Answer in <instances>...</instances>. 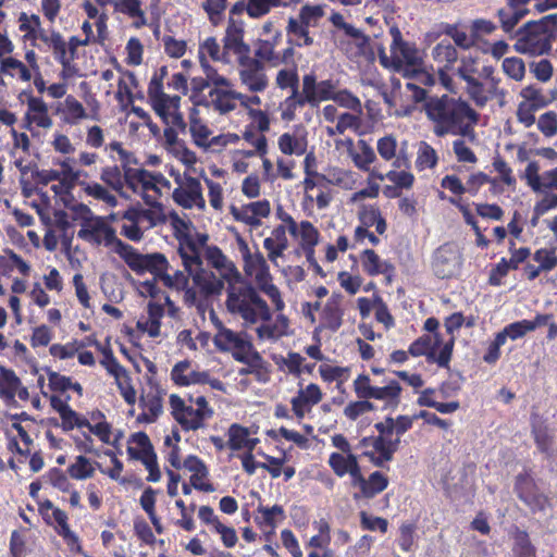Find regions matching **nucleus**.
<instances>
[{"label": "nucleus", "instance_id": "f257e3e1", "mask_svg": "<svg viewBox=\"0 0 557 557\" xmlns=\"http://www.w3.org/2000/svg\"><path fill=\"white\" fill-rule=\"evenodd\" d=\"M516 36L518 39L513 48L517 52L532 55L548 53L552 42L557 38V13L527 22L517 30Z\"/></svg>", "mask_w": 557, "mask_h": 557}, {"label": "nucleus", "instance_id": "f03ea898", "mask_svg": "<svg viewBox=\"0 0 557 557\" xmlns=\"http://www.w3.org/2000/svg\"><path fill=\"white\" fill-rule=\"evenodd\" d=\"M424 107L430 120L433 122H444L455 127L465 119H468L471 124H476L480 117L479 113L467 101L460 98L455 99L447 95L430 98Z\"/></svg>", "mask_w": 557, "mask_h": 557}, {"label": "nucleus", "instance_id": "7ed1b4c3", "mask_svg": "<svg viewBox=\"0 0 557 557\" xmlns=\"http://www.w3.org/2000/svg\"><path fill=\"white\" fill-rule=\"evenodd\" d=\"M462 264V256L455 244H444L433 256L432 268L438 278H450L457 275Z\"/></svg>", "mask_w": 557, "mask_h": 557}, {"label": "nucleus", "instance_id": "20e7f679", "mask_svg": "<svg viewBox=\"0 0 557 557\" xmlns=\"http://www.w3.org/2000/svg\"><path fill=\"white\" fill-rule=\"evenodd\" d=\"M515 490L518 497L533 511H543L548 505V498L539 491L533 479L528 473H520L516 479Z\"/></svg>", "mask_w": 557, "mask_h": 557}, {"label": "nucleus", "instance_id": "39448f33", "mask_svg": "<svg viewBox=\"0 0 557 557\" xmlns=\"http://www.w3.org/2000/svg\"><path fill=\"white\" fill-rule=\"evenodd\" d=\"M242 70L239 71L242 83L245 84L250 91H263L268 86V78L264 74V66L258 59L244 55L239 60Z\"/></svg>", "mask_w": 557, "mask_h": 557}, {"label": "nucleus", "instance_id": "423d86ee", "mask_svg": "<svg viewBox=\"0 0 557 557\" xmlns=\"http://www.w3.org/2000/svg\"><path fill=\"white\" fill-rule=\"evenodd\" d=\"M125 263L138 274L149 271L156 275L157 272L168 270L169 268V262L163 253L154 252L143 255L135 248H132L127 258H125Z\"/></svg>", "mask_w": 557, "mask_h": 557}, {"label": "nucleus", "instance_id": "0eeeda50", "mask_svg": "<svg viewBox=\"0 0 557 557\" xmlns=\"http://www.w3.org/2000/svg\"><path fill=\"white\" fill-rule=\"evenodd\" d=\"M335 88L336 85L333 81L325 79L317 82L314 74H307L302 78L304 94L310 97V99L314 98L313 101H310L312 107L318 106L321 101L333 100L336 94Z\"/></svg>", "mask_w": 557, "mask_h": 557}, {"label": "nucleus", "instance_id": "6e6552de", "mask_svg": "<svg viewBox=\"0 0 557 557\" xmlns=\"http://www.w3.org/2000/svg\"><path fill=\"white\" fill-rule=\"evenodd\" d=\"M180 240V247L177 249V252L183 261V265L185 271L193 277V274H195V270L193 267H196L197 270L203 269L202 268V258L201 252L198 249L194 237L190 234H183L178 237Z\"/></svg>", "mask_w": 557, "mask_h": 557}, {"label": "nucleus", "instance_id": "1a4fd4ad", "mask_svg": "<svg viewBox=\"0 0 557 557\" xmlns=\"http://www.w3.org/2000/svg\"><path fill=\"white\" fill-rule=\"evenodd\" d=\"M243 28L235 25V22L231 18V23L226 29V34L223 40V55H227V51H233L238 55V61L244 59V55H249L250 48L243 41Z\"/></svg>", "mask_w": 557, "mask_h": 557}, {"label": "nucleus", "instance_id": "9d476101", "mask_svg": "<svg viewBox=\"0 0 557 557\" xmlns=\"http://www.w3.org/2000/svg\"><path fill=\"white\" fill-rule=\"evenodd\" d=\"M193 281L206 297L219 296L224 289V282L218 278L213 272H207L205 269L196 270L193 274Z\"/></svg>", "mask_w": 557, "mask_h": 557}, {"label": "nucleus", "instance_id": "9b49d317", "mask_svg": "<svg viewBox=\"0 0 557 557\" xmlns=\"http://www.w3.org/2000/svg\"><path fill=\"white\" fill-rule=\"evenodd\" d=\"M443 343L440 334H435V341L431 335H422L409 346L408 352L413 357L426 356L429 362L435 360V349Z\"/></svg>", "mask_w": 557, "mask_h": 557}, {"label": "nucleus", "instance_id": "f8f14e48", "mask_svg": "<svg viewBox=\"0 0 557 557\" xmlns=\"http://www.w3.org/2000/svg\"><path fill=\"white\" fill-rule=\"evenodd\" d=\"M188 471L193 472L190 476L191 486L196 490L203 492H213L214 487L212 484H198L199 479L208 475V469L205 462L195 455H189L185 458L183 466Z\"/></svg>", "mask_w": 557, "mask_h": 557}, {"label": "nucleus", "instance_id": "ddd939ff", "mask_svg": "<svg viewBox=\"0 0 557 557\" xmlns=\"http://www.w3.org/2000/svg\"><path fill=\"white\" fill-rule=\"evenodd\" d=\"M21 380L13 370L0 367V397L5 399L10 405L16 406V391L21 386Z\"/></svg>", "mask_w": 557, "mask_h": 557}, {"label": "nucleus", "instance_id": "4468645a", "mask_svg": "<svg viewBox=\"0 0 557 557\" xmlns=\"http://www.w3.org/2000/svg\"><path fill=\"white\" fill-rule=\"evenodd\" d=\"M512 554L515 557H536V548L532 544L529 533L519 528H515L511 532Z\"/></svg>", "mask_w": 557, "mask_h": 557}, {"label": "nucleus", "instance_id": "2eb2a0df", "mask_svg": "<svg viewBox=\"0 0 557 557\" xmlns=\"http://www.w3.org/2000/svg\"><path fill=\"white\" fill-rule=\"evenodd\" d=\"M238 292L243 301H248L259 309L260 319L262 321L268 322L271 320L272 314L267 301L258 294L257 289L251 284L239 287Z\"/></svg>", "mask_w": 557, "mask_h": 557}, {"label": "nucleus", "instance_id": "dca6fc26", "mask_svg": "<svg viewBox=\"0 0 557 557\" xmlns=\"http://www.w3.org/2000/svg\"><path fill=\"white\" fill-rule=\"evenodd\" d=\"M96 346L103 355V359L100 363L107 369V371L114 376L115 380L125 379L129 381L131 377L127 371L117 362L110 346L102 347L99 343H96Z\"/></svg>", "mask_w": 557, "mask_h": 557}, {"label": "nucleus", "instance_id": "f3484780", "mask_svg": "<svg viewBox=\"0 0 557 557\" xmlns=\"http://www.w3.org/2000/svg\"><path fill=\"white\" fill-rule=\"evenodd\" d=\"M213 342L215 347L220 351L224 352L230 351L232 347H240L244 344L242 342V336L232 330L226 329L222 322H219V331L214 336Z\"/></svg>", "mask_w": 557, "mask_h": 557}, {"label": "nucleus", "instance_id": "a211bd4d", "mask_svg": "<svg viewBox=\"0 0 557 557\" xmlns=\"http://www.w3.org/2000/svg\"><path fill=\"white\" fill-rule=\"evenodd\" d=\"M100 234H103L104 245H114V251L125 261L133 247L117 238L114 228L104 223L103 220L100 221Z\"/></svg>", "mask_w": 557, "mask_h": 557}, {"label": "nucleus", "instance_id": "6ab92c4d", "mask_svg": "<svg viewBox=\"0 0 557 557\" xmlns=\"http://www.w3.org/2000/svg\"><path fill=\"white\" fill-rule=\"evenodd\" d=\"M401 393V386L397 381H391L386 386L376 387L374 389H370V396L374 399H387L388 403L386 405L393 408L397 407L399 403V395Z\"/></svg>", "mask_w": 557, "mask_h": 557}, {"label": "nucleus", "instance_id": "aec40b11", "mask_svg": "<svg viewBox=\"0 0 557 557\" xmlns=\"http://www.w3.org/2000/svg\"><path fill=\"white\" fill-rule=\"evenodd\" d=\"M173 417L185 431H196L203 426L200 412L190 406H185L181 412H173Z\"/></svg>", "mask_w": 557, "mask_h": 557}, {"label": "nucleus", "instance_id": "412c9836", "mask_svg": "<svg viewBox=\"0 0 557 557\" xmlns=\"http://www.w3.org/2000/svg\"><path fill=\"white\" fill-rule=\"evenodd\" d=\"M529 13L527 9H499L497 16L499 17L502 28L509 34L515 29L517 24Z\"/></svg>", "mask_w": 557, "mask_h": 557}, {"label": "nucleus", "instance_id": "4be33fe9", "mask_svg": "<svg viewBox=\"0 0 557 557\" xmlns=\"http://www.w3.org/2000/svg\"><path fill=\"white\" fill-rule=\"evenodd\" d=\"M461 79L467 83V92L474 101L475 106L483 108L490 99L486 95H484L483 84L473 76H466L463 73L461 74Z\"/></svg>", "mask_w": 557, "mask_h": 557}, {"label": "nucleus", "instance_id": "5701e85b", "mask_svg": "<svg viewBox=\"0 0 557 557\" xmlns=\"http://www.w3.org/2000/svg\"><path fill=\"white\" fill-rule=\"evenodd\" d=\"M258 512L261 513V517H256L257 523L272 529L275 528L276 525V518H278L280 520L285 519L284 509L280 505H274L271 508L259 506Z\"/></svg>", "mask_w": 557, "mask_h": 557}, {"label": "nucleus", "instance_id": "b1692460", "mask_svg": "<svg viewBox=\"0 0 557 557\" xmlns=\"http://www.w3.org/2000/svg\"><path fill=\"white\" fill-rule=\"evenodd\" d=\"M314 98L307 97L306 94H299L298 89L293 90L292 95L285 100L287 106L286 110L282 113V119L284 121H293L295 119V110L298 107H304L306 103L310 104V101H313Z\"/></svg>", "mask_w": 557, "mask_h": 557}, {"label": "nucleus", "instance_id": "393cba45", "mask_svg": "<svg viewBox=\"0 0 557 557\" xmlns=\"http://www.w3.org/2000/svg\"><path fill=\"white\" fill-rule=\"evenodd\" d=\"M67 472L71 478L75 480H85L94 475V468L90 460L85 456H77L76 462L67 468Z\"/></svg>", "mask_w": 557, "mask_h": 557}, {"label": "nucleus", "instance_id": "a878e982", "mask_svg": "<svg viewBox=\"0 0 557 557\" xmlns=\"http://www.w3.org/2000/svg\"><path fill=\"white\" fill-rule=\"evenodd\" d=\"M322 319L325 327L332 332H336L343 324V310L341 307H336L333 304H325Z\"/></svg>", "mask_w": 557, "mask_h": 557}, {"label": "nucleus", "instance_id": "bb28decb", "mask_svg": "<svg viewBox=\"0 0 557 557\" xmlns=\"http://www.w3.org/2000/svg\"><path fill=\"white\" fill-rule=\"evenodd\" d=\"M532 434L539 450L545 454L547 458H550L553 437L549 434L547 426L542 424L533 426Z\"/></svg>", "mask_w": 557, "mask_h": 557}, {"label": "nucleus", "instance_id": "cd10ccee", "mask_svg": "<svg viewBox=\"0 0 557 557\" xmlns=\"http://www.w3.org/2000/svg\"><path fill=\"white\" fill-rule=\"evenodd\" d=\"M101 180L109 185L113 190L119 193L120 196H124L123 191V177L119 166H107L102 169Z\"/></svg>", "mask_w": 557, "mask_h": 557}, {"label": "nucleus", "instance_id": "c85d7f7f", "mask_svg": "<svg viewBox=\"0 0 557 557\" xmlns=\"http://www.w3.org/2000/svg\"><path fill=\"white\" fill-rule=\"evenodd\" d=\"M388 485V479L380 471H374L367 480V488L364 491V498H373L379 493L383 492Z\"/></svg>", "mask_w": 557, "mask_h": 557}, {"label": "nucleus", "instance_id": "c756f323", "mask_svg": "<svg viewBox=\"0 0 557 557\" xmlns=\"http://www.w3.org/2000/svg\"><path fill=\"white\" fill-rule=\"evenodd\" d=\"M248 15L253 18L268 14L273 7L285 3V0H247Z\"/></svg>", "mask_w": 557, "mask_h": 557}, {"label": "nucleus", "instance_id": "7c9ffc66", "mask_svg": "<svg viewBox=\"0 0 557 557\" xmlns=\"http://www.w3.org/2000/svg\"><path fill=\"white\" fill-rule=\"evenodd\" d=\"M249 430L240 424L233 423L228 429V446L232 450H239L244 448Z\"/></svg>", "mask_w": 557, "mask_h": 557}, {"label": "nucleus", "instance_id": "2f4dec72", "mask_svg": "<svg viewBox=\"0 0 557 557\" xmlns=\"http://www.w3.org/2000/svg\"><path fill=\"white\" fill-rule=\"evenodd\" d=\"M358 146L360 153L354 154L352 160L358 169L368 171L369 165L375 160L374 150L364 140H359Z\"/></svg>", "mask_w": 557, "mask_h": 557}, {"label": "nucleus", "instance_id": "473e14b6", "mask_svg": "<svg viewBox=\"0 0 557 557\" xmlns=\"http://www.w3.org/2000/svg\"><path fill=\"white\" fill-rule=\"evenodd\" d=\"M323 16V9L320 5H304L300 9L298 21L307 27H315Z\"/></svg>", "mask_w": 557, "mask_h": 557}, {"label": "nucleus", "instance_id": "72a5a7b5", "mask_svg": "<svg viewBox=\"0 0 557 557\" xmlns=\"http://www.w3.org/2000/svg\"><path fill=\"white\" fill-rule=\"evenodd\" d=\"M300 235H301V248L304 251L307 249H314V246L319 243V232L309 221H302L300 223Z\"/></svg>", "mask_w": 557, "mask_h": 557}, {"label": "nucleus", "instance_id": "f704fd0d", "mask_svg": "<svg viewBox=\"0 0 557 557\" xmlns=\"http://www.w3.org/2000/svg\"><path fill=\"white\" fill-rule=\"evenodd\" d=\"M433 57L437 61L451 64L458 60V52L449 41L443 40L433 48Z\"/></svg>", "mask_w": 557, "mask_h": 557}, {"label": "nucleus", "instance_id": "c9c22d12", "mask_svg": "<svg viewBox=\"0 0 557 557\" xmlns=\"http://www.w3.org/2000/svg\"><path fill=\"white\" fill-rule=\"evenodd\" d=\"M199 59H200L201 67L207 76L206 79L209 81V84H213L216 87L231 86V82L226 77L221 76L218 73V71L209 64L207 58L205 57V54L201 51L199 53Z\"/></svg>", "mask_w": 557, "mask_h": 557}, {"label": "nucleus", "instance_id": "e433bc0d", "mask_svg": "<svg viewBox=\"0 0 557 557\" xmlns=\"http://www.w3.org/2000/svg\"><path fill=\"white\" fill-rule=\"evenodd\" d=\"M520 95L529 102L528 104H531L539 110L550 103V100L542 94L541 89L533 85L524 87Z\"/></svg>", "mask_w": 557, "mask_h": 557}, {"label": "nucleus", "instance_id": "4c0bfd02", "mask_svg": "<svg viewBox=\"0 0 557 557\" xmlns=\"http://www.w3.org/2000/svg\"><path fill=\"white\" fill-rule=\"evenodd\" d=\"M416 163L420 169L434 168L437 163L436 151L425 141H421Z\"/></svg>", "mask_w": 557, "mask_h": 557}, {"label": "nucleus", "instance_id": "58836bf2", "mask_svg": "<svg viewBox=\"0 0 557 557\" xmlns=\"http://www.w3.org/2000/svg\"><path fill=\"white\" fill-rule=\"evenodd\" d=\"M71 162H74V160L70 158L53 161L54 164H58L62 168V172H60L61 175H63V178H61V184L67 188L73 187L81 175L79 171L73 170Z\"/></svg>", "mask_w": 557, "mask_h": 557}, {"label": "nucleus", "instance_id": "ea45409f", "mask_svg": "<svg viewBox=\"0 0 557 557\" xmlns=\"http://www.w3.org/2000/svg\"><path fill=\"white\" fill-rule=\"evenodd\" d=\"M96 223L89 224V222H84L83 227L78 231L77 236L84 240L92 242L97 245H100L102 238L100 236V221L101 218H95Z\"/></svg>", "mask_w": 557, "mask_h": 557}, {"label": "nucleus", "instance_id": "a19ab883", "mask_svg": "<svg viewBox=\"0 0 557 557\" xmlns=\"http://www.w3.org/2000/svg\"><path fill=\"white\" fill-rule=\"evenodd\" d=\"M503 70L515 81H521L525 73L524 62L520 58H506L503 61Z\"/></svg>", "mask_w": 557, "mask_h": 557}, {"label": "nucleus", "instance_id": "79ce46f5", "mask_svg": "<svg viewBox=\"0 0 557 557\" xmlns=\"http://www.w3.org/2000/svg\"><path fill=\"white\" fill-rule=\"evenodd\" d=\"M232 356L236 361L245 363L255 370L263 369L264 360L253 346L252 350H249L248 355L240 351H233Z\"/></svg>", "mask_w": 557, "mask_h": 557}, {"label": "nucleus", "instance_id": "37998d69", "mask_svg": "<svg viewBox=\"0 0 557 557\" xmlns=\"http://www.w3.org/2000/svg\"><path fill=\"white\" fill-rule=\"evenodd\" d=\"M333 100L341 107L350 109L359 113L362 111L360 100L347 89L336 91L335 97H333Z\"/></svg>", "mask_w": 557, "mask_h": 557}, {"label": "nucleus", "instance_id": "c03bdc74", "mask_svg": "<svg viewBox=\"0 0 557 557\" xmlns=\"http://www.w3.org/2000/svg\"><path fill=\"white\" fill-rule=\"evenodd\" d=\"M537 127L546 137L554 136L557 133V114L553 111L542 114Z\"/></svg>", "mask_w": 557, "mask_h": 557}, {"label": "nucleus", "instance_id": "a18cd8bd", "mask_svg": "<svg viewBox=\"0 0 557 557\" xmlns=\"http://www.w3.org/2000/svg\"><path fill=\"white\" fill-rule=\"evenodd\" d=\"M361 261L363 270L370 275H377L381 259L373 249H366L362 251Z\"/></svg>", "mask_w": 557, "mask_h": 557}, {"label": "nucleus", "instance_id": "49530a36", "mask_svg": "<svg viewBox=\"0 0 557 557\" xmlns=\"http://www.w3.org/2000/svg\"><path fill=\"white\" fill-rule=\"evenodd\" d=\"M374 410V405L368 399L350 403L344 413L350 420H356L360 414Z\"/></svg>", "mask_w": 557, "mask_h": 557}, {"label": "nucleus", "instance_id": "de8ad7c7", "mask_svg": "<svg viewBox=\"0 0 557 557\" xmlns=\"http://www.w3.org/2000/svg\"><path fill=\"white\" fill-rule=\"evenodd\" d=\"M191 85V91L193 95L190 97V100L194 102L195 106H209V102L207 101L206 97H201V99H198V96L210 86L209 81L202 77H194L190 82Z\"/></svg>", "mask_w": 557, "mask_h": 557}, {"label": "nucleus", "instance_id": "09e8293b", "mask_svg": "<svg viewBox=\"0 0 557 557\" xmlns=\"http://www.w3.org/2000/svg\"><path fill=\"white\" fill-rule=\"evenodd\" d=\"M530 71L539 81L545 83L552 78L553 65L548 60L543 59L539 62H531Z\"/></svg>", "mask_w": 557, "mask_h": 557}, {"label": "nucleus", "instance_id": "8fccbe9b", "mask_svg": "<svg viewBox=\"0 0 557 557\" xmlns=\"http://www.w3.org/2000/svg\"><path fill=\"white\" fill-rule=\"evenodd\" d=\"M361 525L366 530L375 531L380 530L382 533L387 531V520L381 517H373L366 511L360 512Z\"/></svg>", "mask_w": 557, "mask_h": 557}, {"label": "nucleus", "instance_id": "3c124183", "mask_svg": "<svg viewBox=\"0 0 557 557\" xmlns=\"http://www.w3.org/2000/svg\"><path fill=\"white\" fill-rule=\"evenodd\" d=\"M189 131L195 144L199 147H205V141L211 134L210 129L205 124H201L198 120L191 117Z\"/></svg>", "mask_w": 557, "mask_h": 557}, {"label": "nucleus", "instance_id": "603ef678", "mask_svg": "<svg viewBox=\"0 0 557 557\" xmlns=\"http://www.w3.org/2000/svg\"><path fill=\"white\" fill-rule=\"evenodd\" d=\"M206 258L218 271H222L228 262L226 256L218 246H208L206 248Z\"/></svg>", "mask_w": 557, "mask_h": 557}, {"label": "nucleus", "instance_id": "864d4df0", "mask_svg": "<svg viewBox=\"0 0 557 557\" xmlns=\"http://www.w3.org/2000/svg\"><path fill=\"white\" fill-rule=\"evenodd\" d=\"M162 41L166 54L172 58H181L186 51V42L184 40H176L172 36H164Z\"/></svg>", "mask_w": 557, "mask_h": 557}, {"label": "nucleus", "instance_id": "5fc2aeb1", "mask_svg": "<svg viewBox=\"0 0 557 557\" xmlns=\"http://www.w3.org/2000/svg\"><path fill=\"white\" fill-rule=\"evenodd\" d=\"M510 270V264L506 258H502V260L491 270L488 276V283L492 286H500L502 280L505 277Z\"/></svg>", "mask_w": 557, "mask_h": 557}, {"label": "nucleus", "instance_id": "6e6d98bb", "mask_svg": "<svg viewBox=\"0 0 557 557\" xmlns=\"http://www.w3.org/2000/svg\"><path fill=\"white\" fill-rule=\"evenodd\" d=\"M126 50L128 53L127 63L131 65H139L143 61V45L139 39L133 37L128 40L126 45Z\"/></svg>", "mask_w": 557, "mask_h": 557}, {"label": "nucleus", "instance_id": "4d7b16f0", "mask_svg": "<svg viewBox=\"0 0 557 557\" xmlns=\"http://www.w3.org/2000/svg\"><path fill=\"white\" fill-rule=\"evenodd\" d=\"M476 213L485 219L502 220L504 215L503 209L496 203H475Z\"/></svg>", "mask_w": 557, "mask_h": 557}, {"label": "nucleus", "instance_id": "13d9d810", "mask_svg": "<svg viewBox=\"0 0 557 557\" xmlns=\"http://www.w3.org/2000/svg\"><path fill=\"white\" fill-rule=\"evenodd\" d=\"M27 553L26 541L24 536L16 530L11 533L10 555L11 557H25Z\"/></svg>", "mask_w": 557, "mask_h": 557}, {"label": "nucleus", "instance_id": "bf43d9fd", "mask_svg": "<svg viewBox=\"0 0 557 557\" xmlns=\"http://www.w3.org/2000/svg\"><path fill=\"white\" fill-rule=\"evenodd\" d=\"M356 123H357V117L355 115L346 112V113H343L339 115L338 122L334 128L333 127L326 128V133L331 137L334 136L335 134H344L347 128L355 126Z\"/></svg>", "mask_w": 557, "mask_h": 557}, {"label": "nucleus", "instance_id": "052dcab7", "mask_svg": "<svg viewBox=\"0 0 557 557\" xmlns=\"http://www.w3.org/2000/svg\"><path fill=\"white\" fill-rule=\"evenodd\" d=\"M539 170L540 166L535 161L530 162L525 169V178L528 180V184L535 191H539L542 188H544L543 176L541 177L539 175Z\"/></svg>", "mask_w": 557, "mask_h": 557}, {"label": "nucleus", "instance_id": "680f3d73", "mask_svg": "<svg viewBox=\"0 0 557 557\" xmlns=\"http://www.w3.org/2000/svg\"><path fill=\"white\" fill-rule=\"evenodd\" d=\"M47 375L49 380V387L52 391L65 392L66 389H70L71 377L61 375L49 369H47Z\"/></svg>", "mask_w": 557, "mask_h": 557}, {"label": "nucleus", "instance_id": "e2e57ef3", "mask_svg": "<svg viewBox=\"0 0 557 557\" xmlns=\"http://www.w3.org/2000/svg\"><path fill=\"white\" fill-rule=\"evenodd\" d=\"M374 306L376 307L375 319L379 322L383 323L386 326V329L393 326L394 319H393L392 314L389 313L386 304L382 300L381 297H379V296L374 297Z\"/></svg>", "mask_w": 557, "mask_h": 557}, {"label": "nucleus", "instance_id": "0e129e2a", "mask_svg": "<svg viewBox=\"0 0 557 557\" xmlns=\"http://www.w3.org/2000/svg\"><path fill=\"white\" fill-rule=\"evenodd\" d=\"M454 152L457 157V160L459 162H468V163H475L476 157L474 152L466 146L465 141L461 139H457L454 141L453 145Z\"/></svg>", "mask_w": 557, "mask_h": 557}, {"label": "nucleus", "instance_id": "69168bd1", "mask_svg": "<svg viewBox=\"0 0 557 557\" xmlns=\"http://www.w3.org/2000/svg\"><path fill=\"white\" fill-rule=\"evenodd\" d=\"M386 177L391 182H393L395 185H397V187L407 188V189L411 188L413 181H414V176L411 173L406 172V171H400V172L389 171L386 174Z\"/></svg>", "mask_w": 557, "mask_h": 557}, {"label": "nucleus", "instance_id": "338daca9", "mask_svg": "<svg viewBox=\"0 0 557 557\" xmlns=\"http://www.w3.org/2000/svg\"><path fill=\"white\" fill-rule=\"evenodd\" d=\"M49 482L58 490L67 492L70 490V482L63 471L59 468H52L48 472Z\"/></svg>", "mask_w": 557, "mask_h": 557}, {"label": "nucleus", "instance_id": "774afa93", "mask_svg": "<svg viewBox=\"0 0 557 557\" xmlns=\"http://www.w3.org/2000/svg\"><path fill=\"white\" fill-rule=\"evenodd\" d=\"M136 535L146 544L152 545L156 543V537L149 524L144 520H136L134 523Z\"/></svg>", "mask_w": 557, "mask_h": 557}]
</instances>
